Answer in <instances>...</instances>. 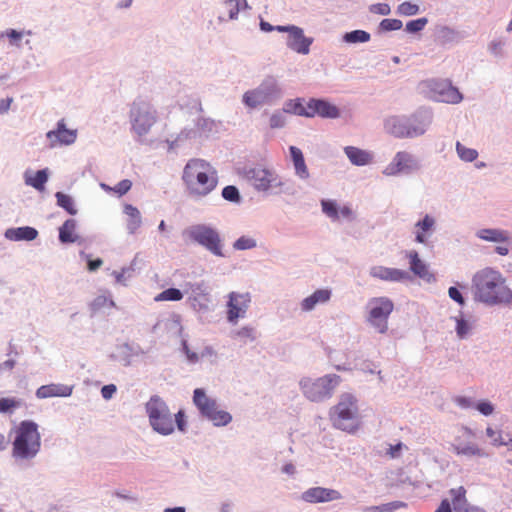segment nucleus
Instances as JSON below:
<instances>
[{"label":"nucleus","instance_id":"obj_57","mask_svg":"<svg viewBox=\"0 0 512 512\" xmlns=\"http://www.w3.org/2000/svg\"><path fill=\"white\" fill-rule=\"evenodd\" d=\"M371 11L381 15H388L390 13V6L386 3H378L371 7Z\"/></svg>","mask_w":512,"mask_h":512},{"label":"nucleus","instance_id":"obj_64","mask_svg":"<svg viewBox=\"0 0 512 512\" xmlns=\"http://www.w3.org/2000/svg\"><path fill=\"white\" fill-rule=\"evenodd\" d=\"M15 366V361L12 359L6 360L3 363H0V372L3 370H12Z\"/></svg>","mask_w":512,"mask_h":512},{"label":"nucleus","instance_id":"obj_49","mask_svg":"<svg viewBox=\"0 0 512 512\" xmlns=\"http://www.w3.org/2000/svg\"><path fill=\"white\" fill-rule=\"evenodd\" d=\"M402 21L399 19H383L380 23V28L383 31H393L402 28Z\"/></svg>","mask_w":512,"mask_h":512},{"label":"nucleus","instance_id":"obj_18","mask_svg":"<svg viewBox=\"0 0 512 512\" xmlns=\"http://www.w3.org/2000/svg\"><path fill=\"white\" fill-rule=\"evenodd\" d=\"M321 207L323 213L332 221H338L340 218H353V210L349 205H344L339 208L337 203L333 200H322Z\"/></svg>","mask_w":512,"mask_h":512},{"label":"nucleus","instance_id":"obj_29","mask_svg":"<svg viewBox=\"0 0 512 512\" xmlns=\"http://www.w3.org/2000/svg\"><path fill=\"white\" fill-rule=\"evenodd\" d=\"M407 257L410 260V269L415 275L420 278H426L429 275L426 264L419 258L416 251L408 252Z\"/></svg>","mask_w":512,"mask_h":512},{"label":"nucleus","instance_id":"obj_11","mask_svg":"<svg viewBox=\"0 0 512 512\" xmlns=\"http://www.w3.org/2000/svg\"><path fill=\"white\" fill-rule=\"evenodd\" d=\"M368 321L378 332L385 333L388 329L387 320L393 311V302L386 297L374 298L370 301Z\"/></svg>","mask_w":512,"mask_h":512},{"label":"nucleus","instance_id":"obj_52","mask_svg":"<svg viewBox=\"0 0 512 512\" xmlns=\"http://www.w3.org/2000/svg\"><path fill=\"white\" fill-rule=\"evenodd\" d=\"M174 426L176 425L178 430L181 432L186 431L187 427V421H186V415L183 410H179L174 417Z\"/></svg>","mask_w":512,"mask_h":512},{"label":"nucleus","instance_id":"obj_2","mask_svg":"<svg viewBox=\"0 0 512 512\" xmlns=\"http://www.w3.org/2000/svg\"><path fill=\"white\" fill-rule=\"evenodd\" d=\"M182 181L189 196L204 198L213 192L218 185L216 169L206 160L190 159L182 173Z\"/></svg>","mask_w":512,"mask_h":512},{"label":"nucleus","instance_id":"obj_4","mask_svg":"<svg viewBox=\"0 0 512 512\" xmlns=\"http://www.w3.org/2000/svg\"><path fill=\"white\" fill-rule=\"evenodd\" d=\"M330 420L337 429L353 434L360 427L356 398L343 394L339 402L331 409Z\"/></svg>","mask_w":512,"mask_h":512},{"label":"nucleus","instance_id":"obj_24","mask_svg":"<svg viewBox=\"0 0 512 512\" xmlns=\"http://www.w3.org/2000/svg\"><path fill=\"white\" fill-rule=\"evenodd\" d=\"M37 236L38 231L35 228L29 226L11 228L5 232V237L12 241H32L36 239Z\"/></svg>","mask_w":512,"mask_h":512},{"label":"nucleus","instance_id":"obj_1","mask_svg":"<svg viewBox=\"0 0 512 512\" xmlns=\"http://www.w3.org/2000/svg\"><path fill=\"white\" fill-rule=\"evenodd\" d=\"M473 298L487 305L512 303V290L506 283V278L490 267L477 271L472 278Z\"/></svg>","mask_w":512,"mask_h":512},{"label":"nucleus","instance_id":"obj_51","mask_svg":"<svg viewBox=\"0 0 512 512\" xmlns=\"http://www.w3.org/2000/svg\"><path fill=\"white\" fill-rule=\"evenodd\" d=\"M235 335L244 341L255 340V330L252 327H242L235 333Z\"/></svg>","mask_w":512,"mask_h":512},{"label":"nucleus","instance_id":"obj_53","mask_svg":"<svg viewBox=\"0 0 512 512\" xmlns=\"http://www.w3.org/2000/svg\"><path fill=\"white\" fill-rule=\"evenodd\" d=\"M470 331L469 324L462 318L456 320V332L460 338H464Z\"/></svg>","mask_w":512,"mask_h":512},{"label":"nucleus","instance_id":"obj_8","mask_svg":"<svg viewBox=\"0 0 512 512\" xmlns=\"http://www.w3.org/2000/svg\"><path fill=\"white\" fill-rule=\"evenodd\" d=\"M132 130L138 136L146 135L156 123V111L144 101L133 102L130 110Z\"/></svg>","mask_w":512,"mask_h":512},{"label":"nucleus","instance_id":"obj_31","mask_svg":"<svg viewBox=\"0 0 512 512\" xmlns=\"http://www.w3.org/2000/svg\"><path fill=\"white\" fill-rule=\"evenodd\" d=\"M205 418L210 420L215 426H226L232 421L229 412L219 408L218 404L210 411V415Z\"/></svg>","mask_w":512,"mask_h":512},{"label":"nucleus","instance_id":"obj_7","mask_svg":"<svg viewBox=\"0 0 512 512\" xmlns=\"http://www.w3.org/2000/svg\"><path fill=\"white\" fill-rule=\"evenodd\" d=\"M340 382V376L328 374L315 380L304 379L300 382V386L303 394L310 401L318 402L331 397Z\"/></svg>","mask_w":512,"mask_h":512},{"label":"nucleus","instance_id":"obj_61","mask_svg":"<svg viewBox=\"0 0 512 512\" xmlns=\"http://www.w3.org/2000/svg\"><path fill=\"white\" fill-rule=\"evenodd\" d=\"M435 512H452L450 502L447 499H443Z\"/></svg>","mask_w":512,"mask_h":512},{"label":"nucleus","instance_id":"obj_45","mask_svg":"<svg viewBox=\"0 0 512 512\" xmlns=\"http://www.w3.org/2000/svg\"><path fill=\"white\" fill-rule=\"evenodd\" d=\"M418 11V5L412 4L410 2H403L397 8V13L404 16L416 15Z\"/></svg>","mask_w":512,"mask_h":512},{"label":"nucleus","instance_id":"obj_48","mask_svg":"<svg viewBox=\"0 0 512 512\" xmlns=\"http://www.w3.org/2000/svg\"><path fill=\"white\" fill-rule=\"evenodd\" d=\"M428 20L426 18H419L416 20L409 21L406 24V30L410 33H416L424 29Z\"/></svg>","mask_w":512,"mask_h":512},{"label":"nucleus","instance_id":"obj_19","mask_svg":"<svg viewBox=\"0 0 512 512\" xmlns=\"http://www.w3.org/2000/svg\"><path fill=\"white\" fill-rule=\"evenodd\" d=\"M320 116L323 118H337L340 115L339 109L325 101L320 99H310V117Z\"/></svg>","mask_w":512,"mask_h":512},{"label":"nucleus","instance_id":"obj_25","mask_svg":"<svg viewBox=\"0 0 512 512\" xmlns=\"http://www.w3.org/2000/svg\"><path fill=\"white\" fill-rule=\"evenodd\" d=\"M344 152L350 162L357 166L367 165L372 160V155L369 152L354 146H346Z\"/></svg>","mask_w":512,"mask_h":512},{"label":"nucleus","instance_id":"obj_20","mask_svg":"<svg viewBox=\"0 0 512 512\" xmlns=\"http://www.w3.org/2000/svg\"><path fill=\"white\" fill-rule=\"evenodd\" d=\"M415 167L414 160L407 152H398L392 162L386 167V175H395L405 170H411Z\"/></svg>","mask_w":512,"mask_h":512},{"label":"nucleus","instance_id":"obj_16","mask_svg":"<svg viewBox=\"0 0 512 512\" xmlns=\"http://www.w3.org/2000/svg\"><path fill=\"white\" fill-rule=\"evenodd\" d=\"M312 42L313 39L305 37L301 28L292 25L291 32L288 34L287 38V46L290 49L299 54L306 55L310 51Z\"/></svg>","mask_w":512,"mask_h":512},{"label":"nucleus","instance_id":"obj_39","mask_svg":"<svg viewBox=\"0 0 512 512\" xmlns=\"http://www.w3.org/2000/svg\"><path fill=\"white\" fill-rule=\"evenodd\" d=\"M55 196L57 199V204L65 209L69 214L75 215L77 213L73 199L69 195L62 192H57Z\"/></svg>","mask_w":512,"mask_h":512},{"label":"nucleus","instance_id":"obj_47","mask_svg":"<svg viewBox=\"0 0 512 512\" xmlns=\"http://www.w3.org/2000/svg\"><path fill=\"white\" fill-rule=\"evenodd\" d=\"M222 196L225 200L237 202L240 199L239 191L235 186L229 185L223 188Z\"/></svg>","mask_w":512,"mask_h":512},{"label":"nucleus","instance_id":"obj_43","mask_svg":"<svg viewBox=\"0 0 512 512\" xmlns=\"http://www.w3.org/2000/svg\"><path fill=\"white\" fill-rule=\"evenodd\" d=\"M22 405V401L16 398H1L0 399V413H8L19 408Z\"/></svg>","mask_w":512,"mask_h":512},{"label":"nucleus","instance_id":"obj_13","mask_svg":"<svg viewBox=\"0 0 512 512\" xmlns=\"http://www.w3.org/2000/svg\"><path fill=\"white\" fill-rule=\"evenodd\" d=\"M227 320L236 324L239 318H243L249 308L251 297L249 293L231 292L228 296Z\"/></svg>","mask_w":512,"mask_h":512},{"label":"nucleus","instance_id":"obj_58","mask_svg":"<svg viewBox=\"0 0 512 512\" xmlns=\"http://www.w3.org/2000/svg\"><path fill=\"white\" fill-rule=\"evenodd\" d=\"M116 392V386L113 384L105 385L101 389V394L104 399H110Z\"/></svg>","mask_w":512,"mask_h":512},{"label":"nucleus","instance_id":"obj_37","mask_svg":"<svg viewBox=\"0 0 512 512\" xmlns=\"http://www.w3.org/2000/svg\"><path fill=\"white\" fill-rule=\"evenodd\" d=\"M434 219L430 217L429 215H426L422 221H419L416 224V227L419 229L416 234V241L418 243H424L425 242V232L432 229L434 226Z\"/></svg>","mask_w":512,"mask_h":512},{"label":"nucleus","instance_id":"obj_22","mask_svg":"<svg viewBox=\"0 0 512 512\" xmlns=\"http://www.w3.org/2000/svg\"><path fill=\"white\" fill-rule=\"evenodd\" d=\"M193 403L203 417L210 415V411L217 405L216 400L209 397L202 388H196L194 390Z\"/></svg>","mask_w":512,"mask_h":512},{"label":"nucleus","instance_id":"obj_56","mask_svg":"<svg viewBox=\"0 0 512 512\" xmlns=\"http://www.w3.org/2000/svg\"><path fill=\"white\" fill-rule=\"evenodd\" d=\"M449 297L460 305H464L465 300L461 292L456 287H450L448 290Z\"/></svg>","mask_w":512,"mask_h":512},{"label":"nucleus","instance_id":"obj_60","mask_svg":"<svg viewBox=\"0 0 512 512\" xmlns=\"http://www.w3.org/2000/svg\"><path fill=\"white\" fill-rule=\"evenodd\" d=\"M13 102V98H6L0 100V113H5L9 110L11 103Z\"/></svg>","mask_w":512,"mask_h":512},{"label":"nucleus","instance_id":"obj_41","mask_svg":"<svg viewBox=\"0 0 512 512\" xmlns=\"http://www.w3.org/2000/svg\"><path fill=\"white\" fill-rule=\"evenodd\" d=\"M456 151H457L459 157L463 161H467V162L474 161L478 156V152L475 149L467 148L460 142H457V144H456Z\"/></svg>","mask_w":512,"mask_h":512},{"label":"nucleus","instance_id":"obj_34","mask_svg":"<svg viewBox=\"0 0 512 512\" xmlns=\"http://www.w3.org/2000/svg\"><path fill=\"white\" fill-rule=\"evenodd\" d=\"M479 237L493 242H503L508 240L507 232L498 229H483L479 232Z\"/></svg>","mask_w":512,"mask_h":512},{"label":"nucleus","instance_id":"obj_3","mask_svg":"<svg viewBox=\"0 0 512 512\" xmlns=\"http://www.w3.org/2000/svg\"><path fill=\"white\" fill-rule=\"evenodd\" d=\"M12 455L16 459L29 460L34 458L41 447L38 425L29 420L19 423L13 430Z\"/></svg>","mask_w":512,"mask_h":512},{"label":"nucleus","instance_id":"obj_21","mask_svg":"<svg viewBox=\"0 0 512 512\" xmlns=\"http://www.w3.org/2000/svg\"><path fill=\"white\" fill-rule=\"evenodd\" d=\"M73 387L64 384L51 383L42 385L36 391V396L39 399L51 397H68L72 394Z\"/></svg>","mask_w":512,"mask_h":512},{"label":"nucleus","instance_id":"obj_10","mask_svg":"<svg viewBox=\"0 0 512 512\" xmlns=\"http://www.w3.org/2000/svg\"><path fill=\"white\" fill-rule=\"evenodd\" d=\"M188 234L192 240L216 256H223L221 238L217 230L206 225L191 227Z\"/></svg>","mask_w":512,"mask_h":512},{"label":"nucleus","instance_id":"obj_27","mask_svg":"<svg viewBox=\"0 0 512 512\" xmlns=\"http://www.w3.org/2000/svg\"><path fill=\"white\" fill-rule=\"evenodd\" d=\"M124 212L128 216L126 227L129 233L134 234L142 224L140 211L136 207L127 204L124 207Z\"/></svg>","mask_w":512,"mask_h":512},{"label":"nucleus","instance_id":"obj_63","mask_svg":"<svg viewBox=\"0 0 512 512\" xmlns=\"http://www.w3.org/2000/svg\"><path fill=\"white\" fill-rule=\"evenodd\" d=\"M103 264V261L101 259H95V260H90L88 262V269L90 271H95L97 270L99 267H101Z\"/></svg>","mask_w":512,"mask_h":512},{"label":"nucleus","instance_id":"obj_42","mask_svg":"<svg viewBox=\"0 0 512 512\" xmlns=\"http://www.w3.org/2000/svg\"><path fill=\"white\" fill-rule=\"evenodd\" d=\"M370 34L363 30H355L344 35V40L349 43L367 42Z\"/></svg>","mask_w":512,"mask_h":512},{"label":"nucleus","instance_id":"obj_6","mask_svg":"<svg viewBox=\"0 0 512 512\" xmlns=\"http://www.w3.org/2000/svg\"><path fill=\"white\" fill-rule=\"evenodd\" d=\"M418 89L420 93L434 101L456 104L462 100L461 93L448 80H423L419 83Z\"/></svg>","mask_w":512,"mask_h":512},{"label":"nucleus","instance_id":"obj_50","mask_svg":"<svg viewBox=\"0 0 512 512\" xmlns=\"http://www.w3.org/2000/svg\"><path fill=\"white\" fill-rule=\"evenodd\" d=\"M286 123L283 112H276L270 117V127L272 129L282 128Z\"/></svg>","mask_w":512,"mask_h":512},{"label":"nucleus","instance_id":"obj_40","mask_svg":"<svg viewBox=\"0 0 512 512\" xmlns=\"http://www.w3.org/2000/svg\"><path fill=\"white\" fill-rule=\"evenodd\" d=\"M183 298V294L179 289L176 288H168L161 293H159L154 300L156 302L160 301H180Z\"/></svg>","mask_w":512,"mask_h":512},{"label":"nucleus","instance_id":"obj_14","mask_svg":"<svg viewBox=\"0 0 512 512\" xmlns=\"http://www.w3.org/2000/svg\"><path fill=\"white\" fill-rule=\"evenodd\" d=\"M301 499L310 504H318L341 500L342 494L335 489L316 486L304 491Z\"/></svg>","mask_w":512,"mask_h":512},{"label":"nucleus","instance_id":"obj_17","mask_svg":"<svg viewBox=\"0 0 512 512\" xmlns=\"http://www.w3.org/2000/svg\"><path fill=\"white\" fill-rule=\"evenodd\" d=\"M370 275L383 281L401 282L409 279L408 272L385 266H374L370 269Z\"/></svg>","mask_w":512,"mask_h":512},{"label":"nucleus","instance_id":"obj_59","mask_svg":"<svg viewBox=\"0 0 512 512\" xmlns=\"http://www.w3.org/2000/svg\"><path fill=\"white\" fill-rule=\"evenodd\" d=\"M460 512H487L483 507L468 503Z\"/></svg>","mask_w":512,"mask_h":512},{"label":"nucleus","instance_id":"obj_26","mask_svg":"<svg viewBox=\"0 0 512 512\" xmlns=\"http://www.w3.org/2000/svg\"><path fill=\"white\" fill-rule=\"evenodd\" d=\"M289 150L292 157L296 175L299 176L301 179H307L309 177V171L306 166L302 151L295 146H290Z\"/></svg>","mask_w":512,"mask_h":512},{"label":"nucleus","instance_id":"obj_35","mask_svg":"<svg viewBox=\"0 0 512 512\" xmlns=\"http://www.w3.org/2000/svg\"><path fill=\"white\" fill-rule=\"evenodd\" d=\"M452 449L457 455L476 456L481 455V449L474 443L453 444Z\"/></svg>","mask_w":512,"mask_h":512},{"label":"nucleus","instance_id":"obj_12","mask_svg":"<svg viewBox=\"0 0 512 512\" xmlns=\"http://www.w3.org/2000/svg\"><path fill=\"white\" fill-rule=\"evenodd\" d=\"M416 120L390 117L385 122V129L388 133L397 138H409L422 135L425 132V125L415 124Z\"/></svg>","mask_w":512,"mask_h":512},{"label":"nucleus","instance_id":"obj_38","mask_svg":"<svg viewBox=\"0 0 512 512\" xmlns=\"http://www.w3.org/2000/svg\"><path fill=\"white\" fill-rule=\"evenodd\" d=\"M223 5L228 12L229 19H235L240 9L247 6L245 0H223Z\"/></svg>","mask_w":512,"mask_h":512},{"label":"nucleus","instance_id":"obj_55","mask_svg":"<svg viewBox=\"0 0 512 512\" xmlns=\"http://www.w3.org/2000/svg\"><path fill=\"white\" fill-rule=\"evenodd\" d=\"M477 410L485 416L491 415L494 411L493 405L488 401H481L476 406Z\"/></svg>","mask_w":512,"mask_h":512},{"label":"nucleus","instance_id":"obj_5","mask_svg":"<svg viewBox=\"0 0 512 512\" xmlns=\"http://www.w3.org/2000/svg\"><path fill=\"white\" fill-rule=\"evenodd\" d=\"M146 412L152 428L162 434L169 435L174 431V420L168 405L159 397L152 396L146 403Z\"/></svg>","mask_w":512,"mask_h":512},{"label":"nucleus","instance_id":"obj_9","mask_svg":"<svg viewBox=\"0 0 512 512\" xmlns=\"http://www.w3.org/2000/svg\"><path fill=\"white\" fill-rule=\"evenodd\" d=\"M246 178L258 191H268L283 185L280 176L274 170L263 166L250 168L246 172Z\"/></svg>","mask_w":512,"mask_h":512},{"label":"nucleus","instance_id":"obj_36","mask_svg":"<svg viewBox=\"0 0 512 512\" xmlns=\"http://www.w3.org/2000/svg\"><path fill=\"white\" fill-rule=\"evenodd\" d=\"M48 180V175L45 170L37 171L33 176L26 178V184L32 186L33 188L43 191L44 185Z\"/></svg>","mask_w":512,"mask_h":512},{"label":"nucleus","instance_id":"obj_46","mask_svg":"<svg viewBox=\"0 0 512 512\" xmlns=\"http://www.w3.org/2000/svg\"><path fill=\"white\" fill-rule=\"evenodd\" d=\"M486 434L491 438V443L494 446L507 445L508 443L503 439L501 431L494 430L491 427H487Z\"/></svg>","mask_w":512,"mask_h":512},{"label":"nucleus","instance_id":"obj_62","mask_svg":"<svg viewBox=\"0 0 512 512\" xmlns=\"http://www.w3.org/2000/svg\"><path fill=\"white\" fill-rule=\"evenodd\" d=\"M401 448H402V444L401 443L396 444V445H391L390 448H389L388 454L392 458H395V457H397L399 455V453L401 451Z\"/></svg>","mask_w":512,"mask_h":512},{"label":"nucleus","instance_id":"obj_30","mask_svg":"<svg viewBox=\"0 0 512 512\" xmlns=\"http://www.w3.org/2000/svg\"><path fill=\"white\" fill-rule=\"evenodd\" d=\"M76 221L74 219L66 220L59 228V239L63 243H73L76 241L75 235Z\"/></svg>","mask_w":512,"mask_h":512},{"label":"nucleus","instance_id":"obj_23","mask_svg":"<svg viewBox=\"0 0 512 512\" xmlns=\"http://www.w3.org/2000/svg\"><path fill=\"white\" fill-rule=\"evenodd\" d=\"M330 297L331 291L329 289H318L312 295L303 299L301 308L303 311H311L316 305L328 302Z\"/></svg>","mask_w":512,"mask_h":512},{"label":"nucleus","instance_id":"obj_33","mask_svg":"<svg viewBox=\"0 0 512 512\" xmlns=\"http://www.w3.org/2000/svg\"><path fill=\"white\" fill-rule=\"evenodd\" d=\"M265 93L260 90L247 91L243 96V102L250 108L261 105L265 100Z\"/></svg>","mask_w":512,"mask_h":512},{"label":"nucleus","instance_id":"obj_15","mask_svg":"<svg viewBox=\"0 0 512 512\" xmlns=\"http://www.w3.org/2000/svg\"><path fill=\"white\" fill-rule=\"evenodd\" d=\"M46 136L50 141L51 147L70 145L77 138V130L66 128L65 121L62 119L57 123V129L47 132Z\"/></svg>","mask_w":512,"mask_h":512},{"label":"nucleus","instance_id":"obj_28","mask_svg":"<svg viewBox=\"0 0 512 512\" xmlns=\"http://www.w3.org/2000/svg\"><path fill=\"white\" fill-rule=\"evenodd\" d=\"M451 501L455 512H460L468 503L467 490L463 486L449 490Z\"/></svg>","mask_w":512,"mask_h":512},{"label":"nucleus","instance_id":"obj_44","mask_svg":"<svg viewBox=\"0 0 512 512\" xmlns=\"http://www.w3.org/2000/svg\"><path fill=\"white\" fill-rule=\"evenodd\" d=\"M254 247H256V241L248 236H241L233 244V248L236 250H247Z\"/></svg>","mask_w":512,"mask_h":512},{"label":"nucleus","instance_id":"obj_54","mask_svg":"<svg viewBox=\"0 0 512 512\" xmlns=\"http://www.w3.org/2000/svg\"><path fill=\"white\" fill-rule=\"evenodd\" d=\"M132 183L128 179L120 181L112 190L119 196L126 194L131 189Z\"/></svg>","mask_w":512,"mask_h":512},{"label":"nucleus","instance_id":"obj_32","mask_svg":"<svg viewBox=\"0 0 512 512\" xmlns=\"http://www.w3.org/2000/svg\"><path fill=\"white\" fill-rule=\"evenodd\" d=\"M284 111L299 116L310 117V100L306 104L299 99L290 101L286 104Z\"/></svg>","mask_w":512,"mask_h":512}]
</instances>
